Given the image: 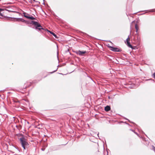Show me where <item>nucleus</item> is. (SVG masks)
<instances>
[{"label":"nucleus","mask_w":155,"mask_h":155,"mask_svg":"<svg viewBox=\"0 0 155 155\" xmlns=\"http://www.w3.org/2000/svg\"><path fill=\"white\" fill-rule=\"evenodd\" d=\"M86 52V51H81L79 50L76 53L80 56H82L83 54H85Z\"/></svg>","instance_id":"423d86ee"},{"label":"nucleus","mask_w":155,"mask_h":155,"mask_svg":"<svg viewBox=\"0 0 155 155\" xmlns=\"http://www.w3.org/2000/svg\"><path fill=\"white\" fill-rule=\"evenodd\" d=\"M4 10V9H2V8H0V12H1L2 11ZM1 18V17H0V18Z\"/></svg>","instance_id":"412c9836"},{"label":"nucleus","mask_w":155,"mask_h":155,"mask_svg":"<svg viewBox=\"0 0 155 155\" xmlns=\"http://www.w3.org/2000/svg\"><path fill=\"white\" fill-rule=\"evenodd\" d=\"M22 137L19 139L20 143L22 147L24 149H25L26 146L28 145V143L26 141V139L24 137L23 135H22Z\"/></svg>","instance_id":"f03ea898"},{"label":"nucleus","mask_w":155,"mask_h":155,"mask_svg":"<svg viewBox=\"0 0 155 155\" xmlns=\"http://www.w3.org/2000/svg\"><path fill=\"white\" fill-rule=\"evenodd\" d=\"M24 16L26 18V16H30V15L28 14V13H27L25 12H24L23 13Z\"/></svg>","instance_id":"6e6552de"},{"label":"nucleus","mask_w":155,"mask_h":155,"mask_svg":"<svg viewBox=\"0 0 155 155\" xmlns=\"http://www.w3.org/2000/svg\"><path fill=\"white\" fill-rule=\"evenodd\" d=\"M130 40V39L129 38V36H128V38L126 40L127 42H128V41H129Z\"/></svg>","instance_id":"2eb2a0df"},{"label":"nucleus","mask_w":155,"mask_h":155,"mask_svg":"<svg viewBox=\"0 0 155 155\" xmlns=\"http://www.w3.org/2000/svg\"><path fill=\"white\" fill-rule=\"evenodd\" d=\"M129 88H133V86H130V87H129Z\"/></svg>","instance_id":"c85d7f7f"},{"label":"nucleus","mask_w":155,"mask_h":155,"mask_svg":"<svg viewBox=\"0 0 155 155\" xmlns=\"http://www.w3.org/2000/svg\"><path fill=\"white\" fill-rule=\"evenodd\" d=\"M99 134V133L97 134V135H98Z\"/></svg>","instance_id":"4c0bfd02"},{"label":"nucleus","mask_w":155,"mask_h":155,"mask_svg":"<svg viewBox=\"0 0 155 155\" xmlns=\"http://www.w3.org/2000/svg\"><path fill=\"white\" fill-rule=\"evenodd\" d=\"M16 127H17V126L16 125Z\"/></svg>","instance_id":"c9c22d12"},{"label":"nucleus","mask_w":155,"mask_h":155,"mask_svg":"<svg viewBox=\"0 0 155 155\" xmlns=\"http://www.w3.org/2000/svg\"><path fill=\"white\" fill-rule=\"evenodd\" d=\"M89 78H90V79H91L92 81H93V80H92V78H91L90 77H89Z\"/></svg>","instance_id":"7c9ffc66"},{"label":"nucleus","mask_w":155,"mask_h":155,"mask_svg":"<svg viewBox=\"0 0 155 155\" xmlns=\"http://www.w3.org/2000/svg\"><path fill=\"white\" fill-rule=\"evenodd\" d=\"M0 15L1 16H3V15L1 13V12H0Z\"/></svg>","instance_id":"bb28decb"},{"label":"nucleus","mask_w":155,"mask_h":155,"mask_svg":"<svg viewBox=\"0 0 155 155\" xmlns=\"http://www.w3.org/2000/svg\"><path fill=\"white\" fill-rule=\"evenodd\" d=\"M152 80V79H147V80H146L148 81V80Z\"/></svg>","instance_id":"473e14b6"},{"label":"nucleus","mask_w":155,"mask_h":155,"mask_svg":"<svg viewBox=\"0 0 155 155\" xmlns=\"http://www.w3.org/2000/svg\"><path fill=\"white\" fill-rule=\"evenodd\" d=\"M33 0V1H34L35 2L38 3L39 4L40 3V2H39L38 1H36L35 0Z\"/></svg>","instance_id":"aec40b11"},{"label":"nucleus","mask_w":155,"mask_h":155,"mask_svg":"<svg viewBox=\"0 0 155 155\" xmlns=\"http://www.w3.org/2000/svg\"><path fill=\"white\" fill-rule=\"evenodd\" d=\"M132 130V131L134 132V130Z\"/></svg>","instance_id":"72a5a7b5"},{"label":"nucleus","mask_w":155,"mask_h":155,"mask_svg":"<svg viewBox=\"0 0 155 155\" xmlns=\"http://www.w3.org/2000/svg\"><path fill=\"white\" fill-rule=\"evenodd\" d=\"M5 10H6L7 11H8V12H13V13H18V12L15 11H10V10H8L7 9H6Z\"/></svg>","instance_id":"9b49d317"},{"label":"nucleus","mask_w":155,"mask_h":155,"mask_svg":"<svg viewBox=\"0 0 155 155\" xmlns=\"http://www.w3.org/2000/svg\"><path fill=\"white\" fill-rule=\"evenodd\" d=\"M47 146L48 144L47 143H45L43 146V147L45 148L46 147H47Z\"/></svg>","instance_id":"4468645a"},{"label":"nucleus","mask_w":155,"mask_h":155,"mask_svg":"<svg viewBox=\"0 0 155 155\" xmlns=\"http://www.w3.org/2000/svg\"><path fill=\"white\" fill-rule=\"evenodd\" d=\"M26 84V83H25L24 84V87H23L24 89H25L27 87H29L30 86V83L28 85V86H27V85L25 86V84Z\"/></svg>","instance_id":"f8f14e48"},{"label":"nucleus","mask_w":155,"mask_h":155,"mask_svg":"<svg viewBox=\"0 0 155 155\" xmlns=\"http://www.w3.org/2000/svg\"><path fill=\"white\" fill-rule=\"evenodd\" d=\"M32 0H28V2L29 3H32V2L31 1Z\"/></svg>","instance_id":"b1692460"},{"label":"nucleus","mask_w":155,"mask_h":155,"mask_svg":"<svg viewBox=\"0 0 155 155\" xmlns=\"http://www.w3.org/2000/svg\"><path fill=\"white\" fill-rule=\"evenodd\" d=\"M127 45L129 48H132V45L130 44V41H128L127 42Z\"/></svg>","instance_id":"1a4fd4ad"},{"label":"nucleus","mask_w":155,"mask_h":155,"mask_svg":"<svg viewBox=\"0 0 155 155\" xmlns=\"http://www.w3.org/2000/svg\"><path fill=\"white\" fill-rule=\"evenodd\" d=\"M103 41H106L105 40H103Z\"/></svg>","instance_id":"58836bf2"},{"label":"nucleus","mask_w":155,"mask_h":155,"mask_svg":"<svg viewBox=\"0 0 155 155\" xmlns=\"http://www.w3.org/2000/svg\"><path fill=\"white\" fill-rule=\"evenodd\" d=\"M30 19L32 20H35L36 18H34V17H33V16H31Z\"/></svg>","instance_id":"ddd939ff"},{"label":"nucleus","mask_w":155,"mask_h":155,"mask_svg":"<svg viewBox=\"0 0 155 155\" xmlns=\"http://www.w3.org/2000/svg\"><path fill=\"white\" fill-rule=\"evenodd\" d=\"M135 28L136 29V32L137 33L138 31V27L137 24H136L135 25Z\"/></svg>","instance_id":"9d476101"},{"label":"nucleus","mask_w":155,"mask_h":155,"mask_svg":"<svg viewBox=\"0 0 155 155\" xmlns=\"http://www.w3.org/2000/svg\"><path fill=\"white\" fill-rule=\"evenodd\" d=\"M12 4V3L9 2L7 3L6 4H7V5H10V4Z\"/></svg>","instance_id":"393cba45"},{"label":"nucleus","mask_w":155,"mask_h":155,"mask_svg":"<svg viewBox=\"0 0 155 155\" xmlns=\"http://www.w3.org/2000/svg\"><path fill=\"white\" fill-rule=\"evenodd\" d=\"M125 119H126V120H128L129 121V122H130V121L129 120L127 119V118H125Z\"/></svg>","instance_id":"c756f323"},{"label":"nucleus","mask_w":155,"mask_h":155,"mask_svg":"<svg viewBox=\"0 0 155 155\" xmlns=\"http://www.w3.org/2000/svg\"><path fill=\"white\" fill-rule=\"evenodd\" d=\"M42 30H41V31ZM44 30L45 31H47L48 32H49L51 34H52L55 38H58V37L57 36L56 34H55L54 33V32H52V31H51L50 30H48L47 29H44Z\"/></svg>","instance_id":"39448f33"},{"label":"nucleus","mask_w":155,"mask_h":155,"mask_svg":"<svg viewBox=\"0 0 155 155\" xmlns=\"http://www.w3.org/2000/svg\"><path fill=\"white\" fill-rule=\"evenodd\" d=\"M58 68H57L56 70L54 71H53L52 72H51V74H52L53 73H54V72H55L58 69Z\"/></svg>","instance_id":"5701e85b"},{"label":"nucleus","mask_w":155,"mask_h":155,"mask_svg":"<svg viewBox=\"0 0 155 155\" xmlns=\"http://www.w3.org/2000/svg\"><path fill=\"white\" fill-rule=\"evenodd\" d=\"M136 48V46L133 47L132 46V48H131L132 49H135Z\"/></svg>","instance_id":"a211bd4d"},{"label":"nucleus","mask_w":155,"mask_h":155,"mask_svg":"<svg viewBox=\"0 0 155 155\" xmlns=\"http://www.w3.org/2000/svg\"><path fill=\"white\" fill-rule=\"evenodd\" d=\"M1 0H0V1H1Z\"/></svg>","instance_id":"a19ab883"},{"label":"nucleus","mask_w":155,"mask_h":155,"mask_svg":"<svg viewBox=\"0 0 155 155\" xmlns=\"http://www.w3.org/2000/svg\"><path fill=\"white\" fill-rule=\"evenodd\" d=\"M110 109V106L107 105L104 107V110L105 111L107 112Z\"/></svg>","instance_id":"0eeeda50"},{"label":"nucleus","mask_w":155,"mask_h":155,"mask_svg":"<svg viewBox=\"0 0 155 155\" xmlns=\"http://www.w3.org/2000/svg\"><path fill=\"white\" fill-rule=\"evenodd\" d=\"M134 133L138 135L137 133V132H134Z\"/></svg>","instance_id":"2f4dec72"},{"label":"nucleus","mask_w":155,"mask_h":155,"mask_svg":"<svg viewBox=\"0 0 155 155\" xmlns=\"http://www.w3.org/2000/svg\"><path fill=\"white\" fill-rule=\"evenodd\" d=\"M24 22H25L26 24H33L35 26V29L41 31H42L41 30H44V28H43L41 24L37 21H31V22H29L28 21L25 20V21H24Z\"/></svg>","instance_id":"f257e3e1"},{"label":"nucleus","mask_w":155,"mask_h":155,"mask_svg":"<svg viewBox=\"0 0 155 155\" xmlns=\"http://www.w3.org/2000/svg\"><path fill=\"white\" fill-rule=\"evenodd\" d=\"M110 97L109 96L108 97V98L109 99H110Z\"/></svg>","instance_id":"f704fd0d"},{"label":"nucleus","mask_w":155,"mask_h":155,"mask_svg":"<svg viewBox=\"0 0 155 155\" xmlns=\"http://www.w3.org/2000/svg\"><path fill=\"white\" fill-rule=\"evenodd\" d=\"M31 16L30 15V16H26V18L27 19H30V18H31Z\"/></svg>","instance_id":"dca6fc26"},{"label":"nucleus","mask_w":155,"mask_h":155,"mask_svg":"<svg viewBox=\"0 0 155 155\" xmlns=\"http://www.w3.org/2000/svg\"><path fill=\"white\" fill-rule=\"evenodd\" d=\"M13 147H14L16 149H17L18 151H19V149H18V147H15V146L13 145Z\"/></svg>","instance_id":"4be33fe9"},{"label":"nucleus","mask_w":155,"mask_h":155,"mask_svg":"<svg viewBox=\"0 0 155 155\" xmlns=\"http://www.w3.org/2000/svg\"><path fill=\"white\" fill-rule=\"evenodd\" d=\"M47 140V139H46V141Z\"/></svg>","instance_id":"ea45409f"},{"label":"nucleus","mask_w":155,"mask_h":155,"mask_svg":"<svg viewBox=\"0 0 155 155\" xmlns=\"http://www.w3.org/2000/svg\"><path fill=\"white\" fill-rule=\"evenodd\" d=\"M109 48H110V49L114 51V52H121L122 51V50L121 49L117 48V47H114L111 46H109Z\"/></svg>","instance_id":"20e7f679"},{"label":"nucleus","mask_w":155,"mask_h":155,"mask_svg":"<svg viewBox=\"0 0 155 155\" xmlns=\"http://www.w3.org/2000/svg\"><path fill=\"white\" fill-rule=\"evenodd\" d=\"M27 123H28V124H29V122H27Z\"/></svg>","instance_id":"e433bc0d"},{"label":"nucleus","mask_w":155,"mask_h":155,"mask_svg":"<svg viewBox=\"0 0 155 155\" xmlns=\"http://www.w3.org/2000/svg\"><path fill=\"white\" fill-rule=\"evenodd\" d=\"M43 0V3H42V4L44 5H45V3L44 2V1L45 0Z\"/></svg>","instance_id":"cd10ccee"},{"label":"nucleus","mask_w":155,"mask_h":155,"mask_svg":"<svg viewBox=\"0 0 155 155\" xmlns=\"http://www.w3.org/2000/svg\"><path fill=\"white\" fill-rule=\"evenodd\" d=\"M5 18H8L10 20H12V19H16V21H21L22 22H24L25 21V20H24L23 19L21 18H12L10 17H8V16H5Z\"/></svg>","instance_id":"7ed1b4c3"},{"label":"nucleus","mask_w":155,"mask_h":155,"mask_svg":"<svg viewBox=\"0 0 155 155\" xmlns=\"http://www.w3.org/2000/svg\"><path fill=\"white\" fill-rule=\"evenodd\" d=\"M153 78L155 79V72L153 74Z\"/></svg>","instance_id":"a878e982"},{"label":"nucleus","mask_w":155,"mask_h":155,"mask_svg":"<svg viewBox=\"0 0 155 155\" xmlns=\"http://www.w3.org/2000/svg\"><path fill=\"white\" fill-rule=\"evenodd\" d=\"M45 148H44V147H43L42 148H41V150H42V151H44L45 150Z\"/></svg>","instance_id":"6ab92c4d"},{"label":"nucleus","mask_w":155,"mask_h":155,"mask_svg":"<svg viewBox=\"0 0 155 155\" xmlns=\"http://www.w3.org/2000/svg\"><path fill=\"white\" fill-rule=\"evenodd\" d=\"M152 150L155 152V147L153 146H152Z\"/></svg>","instance_id":"f3484780"}]
</instances>
